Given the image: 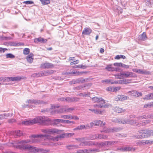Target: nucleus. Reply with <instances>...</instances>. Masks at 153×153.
<instances>
[{"mask_svg":"<svg viewBox=\"0 0 153 153\" xmlns=\"http://www.w3.org/2000/svg\"><path fill=\"white\" fill-rule=\"evenodd\" d=\"M83 73V72H81L79 71H76V72H69V74H74L76 76H78L80 75V74H82Z\"/></svg>","mask_w":153,"mask_h":153,"instance_id":"obj_34","label":"nucleus"},{"mask_svg":"<svg viewBox=\"0 0 153 153\" xmlns=\"http://www.w3.org/2000/svg\"><path fill=\"white\" fill-rule=\"evenodd\" d=\"M116 84H123L128 83V81L126 79H123L122 80L116 81Z\"/></svg>","mask_w":153,"mask_h":153,"instance_id":"obj_31","label":"nucleus"},{"mask_svg":"<svg viewBox=\"0 0 153 153\" xmlns=\"http://www.w3.org/2000/svg\"><path fill=\"white\" fill-rule=\"evenodd\" d=\"M61 117L64 119H70L71 117L70 115H63Z\"/></svg>","mask_w":153,"mask_h":153,"instance_id":"obj_48","label":"nucleus"},{"mask_svg":"<svg viewBox=\"0 0 153 153\" xmlns=\"http://www.w3.org/2000/svg\"><path fill=\"white\" fill-rule=\"evenodd\" d=\"M123 63H115L114 64V65L115 66L117 67H121Z\"/></svg>","mask_w":153,"mask_h":153,"instance_id":"obj_56","label":"nucleus"},{"mask_svg":"<svg viewBox=\"0 0 153 153\" xmlns=\"http://www.w3.org/2000/svg\"><path fill=\"white\" fill-rule=\"evenodd\" d=\"M79 145L81 146H91V141H84L81 143Z\"/></svg>","mask_w":153,"mask_h":153,"instance_id":"obj_22","label":"nucleus"},{"mask_svg":"<svg viewBox=\"0 0 153 153\" xmlns=\"http://www.w3.org/2000/svg\"><path fill=\"white\" fill-rule=\"evenodd\" d=\"M143 143H145V144H148L149 143H152V142L150 140H146L143 141L142 142Z\"/></svg>","mask_w":153,"mask_h":153,"instance_id":"obj_61","label":"nucleus"},{"mask_svg":"<svg viewBox=\"0 0 153 153\" xmlns=\"http://www.w3.org/2000/svg\"><path fill=\"white\" fill-rule=\"evenodd\" d=\"M149 117V116L148 115L146 116V115H144L141 116L137 117H136V118L138 120L140 119H146L147 118H148Z\"/></svg>","mask_w":153,"mask_h":153,"instance_id":"obj_39","label":"nucleus"},{"mask_svg":"<svg viewBox=\"0 0 153 153\" xmlns=\"http://www.w3.org/2000/svg\"><path fill=\"white\" fill-rule=\"evenodd\" d=\"M103 126L105 125L104 123H102V121L101 120L95 121L90 123V125L91 127H92L93 126Z\"/></svg>","mask_w":153,"mask_h":153,"instance_id":"obj_10","label":"nucleus"},{"mask_svg":"<svg viewBox=\"0 0 153 153\" xmlns=\"http://www.w3.org/2000/svg\"><path fill=\"white\" fill-rule=\"evenodd\" d=\"M89 110L91 111L92 112H93L94 113L96 114H102V111H101L100 110H99L97 109H89Z\"/></svg>","mask_w":153,"mask_h":153,"instance_id":"obj_29","label":"nucleus"},{"mask_svg":"<svg viewBox=\"0 0 153 153\" xmlns=\"http://www.w3.org/2000/svg\"><path fill=\"white\" fill-rule=\"evenodd\" d=\"M145 1L146 5L149 7H152L153 5L152 0H145Z\"/></svg>","mask_w":153,"mask_h":153,"instance_id":"obj_26","label":"nucleus"},{"mask_svg":"<svg viewBox=\"0 0 153 153\" xmlns=\"http://www.w3.org/2000/svg\"><path fill=\"white\" fill-rule=\"evenodd\" d=\"M120 123L125 124L126 123L131 125H133L135 124L136 123V120H129L128 118H122L120 119Z\"/></svg>","mask_w":153,"mask_h":153,"instance_id":"obj_5","label":"nucleus"},{"mask_svg":"<svg viewBox=\"0 0 153 153\" xmlns=\"http://www.w3.org/2000/svg\"><path fill=\"white\" fill-rule=\"evenodd\" d=\"M153 106V104L152 103H148V104H145L144 106V108H147L148 107L150 108L152 106Z\"/></svg>","mask_w":153,"mask_h":153,"instance_id":"obj_47","label":"nucleus"},{"mask_svg":"<svg viewBox=\"0 0 153 153\" xmlns=\"http://www.w3.org/2000/svg\"><path fill=\"white\" fill-rule=\"evenodd\" d=\"M23 3L25 4H34V2L31 1H24Z\"/></svg>","mask_w":153,"mask_h":153,"instance_id":"obj_51","label":"nucleus"},{"mask_svg":"<svg viewBox=\"0 0 153 153\" xmlns=\"http://www.w3.org/2000/svg\"><path fill=\"white\" fill-rule=\"evenodd\" d=\"M1 115L2 117V119H6L7 117H11L13 115V114L12 113H5L3 114H1Z\"/></svg>","mask_w":153,"mask_h":153,"instance_id":"obj_27","label":"nucleus"},{"mask_svg":"<svg viewBox=\"0 0 153 153\" xmlns=\"http://www.w3.org/2000/svg\"><path fill=\"white\" fill-rule=\"evenodd\" d=\"M33 122L32 121V120H29L28 121L26 120V121H22V124L23 125H28L30 124H33Z\"/></svg>","mask_w":153,"mask_h":153,"instance_id":"obj_28","label":"nucleus"},{"mask_svg":"<svg viewBox=\"0 0 153 153\" xmlns=\"http://www.w3.org/2000/svg\"><path fill=\"white\" fill-rule=\"evenodd\" d=\"M92 100L94 102H102V103H105V100L102 98L94 97L92 98Z\"/></svg>","mask_w":153,"mask_h":153,"instance_id":"obj_11","label":"nucleus"},{"mask_svg":"<svg viewBox=\"0 0 153 153\" xmlns=\"http://www.w3.org/2000/svg\"><path fill=\"white\" fill-rule=\"evenodd\" d=\"M133 148L130 147H125L124 148H122L120 149V150L123 152H127L131 151L132 150Z\"/></svg>","mask_w":153,"mask_h":153,"instance_id":"obj_23","label":"nucleus"},{"mask_svg":"<svg viewBox=\"0 0 153 153\" xmlns=\"http://www.w3.org/2000/svg\"><path fill=\"white\" fill-rule=\"evenodd\" d=\"M147 39L146 34L143 32L141 35H139L138 37V40L139 41H145Z\"/></svg>","mask_w":153,"mask_h":153,"instance_id":"obj_17","label":"nucleus"},{"mask_svg":"<svg viewBox=\"0 0 153 153\" xmlns=\"http://www.w3.org/2000/svg\"><path fill=\"white\" fill-rule=\"evenodd\" d=\"M43 5H46L50 3V0H39Z\"/></svg>","mask_w":153,"mask_h":153,"instance_id":"obj_35","label":"nucleus"},{"mask_svg":"<svg viewBox=\"0 0 153 153\" xmlns=\"http://www.w3.org/2000/svg\"><path fill=\"white\" fill-rule=\"evenodd\" d=\"M50 121V119L49 118L43 116L38 117L32 120V121L33 122V124L39 123V124L45 125H47L46 122H48L51 123Z\"/></svg>","mask_w":153,"mask_h":153,"instance_id":"obj_2","label":"nucleus"},{"mask_svg":"<svg viewBox=\"0 0 153 153\" xmlns=\"http://www.w3.org/2000/svg\"><path fill=\"white\" fill-rule=\"evenodd\" d=\"M85 128L84 125H81L78 126L77 127L74 129V130H81Z\"/></svg>","mask_w":153,"mask_h":153,"instance_id":"obj_36","label":"nucleus"},{"mask_svg":"<svg viewBox=\"0 0 153 153\" xmlns=\"http://www.w3.org/2000/svg\"><path fill=\"white\" fill-rule=\"evenodd\" d=\"M122 130V128L119 127H114L113 128V132L119 131Z\"/></svg>","mask_w":153,"mask_h":153,"instance_id":"obj_45","label":"nucleus"},{"mask_svg":"<svg viewBox=\"0 0 153 153\" xmlns=\"http://www.w3.org/2000/svg\"><path fill=\"white\" fill-rule=\"evenodd\" d=\"M7 49L6 48H0V53H4L6 50H7Z\"/></svg>","mask_w":153,"mask_h":153,"instance_id":"obj_57","label":"nucleus"},{"mask_svg":"<svg viewBox=\"0 0 153 153\" xmlns=\"http://www.w3.org/2000/svg\"><path fill=\"white\" fill-rule=\"evenodd\" d=\"M48 135L46 134H37L32 135L30 137L33 138L32 140H22L21 142L23 145L21 146H18L17 148L21 149H26L28 150L31 153H37L39 151L41 152L42 149H39L38 148L34 147L29 145H25V143H37L39 141V140L38 138H42L43 137H48Z\"/></svg>","mask_w":153,"mask_h":153,"instance_id":"obj_1","label":"nucleus"},{"mask_svg":"<svg viewBox=\"0 0 153 153\" xmlns=\"http://www.w3.org/2000/svg\"><path fill=\"white\" fill-rule=\"evenodd\" d=\"M139 132V133L141 134L136 135L134 136V137L136 138H146L149 137L150 136L151 130H140Z\"/></svg>","mask_w":153,"mask_h":153,"instance_id":"obj_3","label":"nucleus"},{"mask_svg":"<svg viewBox=\"0 0 153 153\" xmlns=\"http://www.w3.org/2000/svg\"><path fill=\"white\" fill-rule=\"evenodd\" d=\"M121 95H119L117 96L115 98V100L116 101H121Z\"/></svg>","mask_w":153,"mask_h":153,"instance_id":"obj_46","label":"nucleus"},{"mask_svg":"<svg viewBox=\"0 0 153 153\" xmlns=\"http://www.w3.org/2000/svg\"><path fill=\"white\" fill-rule=\"evenodd\" d=\"M53 67V64L46 62L45 63L41 64L40 65V68L42 69H46L51 68Z\"/></svg>","mask_w":153,"mask_h":153,"instance_id":"obj_7","label":"nucleus"},{"mask_svg":"<svg viewBox=\"0 0 153 153\" xmlns=\"http://www.w3.org/2000/svg\"><path fill=\"white\" fill-rule=\"evenodd\" d=\"M113 121L114 122L117 123H120V119H118L117 118L113 120Z\"/></svg>","mask_w":153,"mask_h":153,"instance_id":"obj_58","label":"nucleus"},{"mask_svg":"<svg viewBox=\"0 0 153 153\" xmlns=\"http://www.w3.org/2000/svg\"><path fill=\"white\" fill-rule=\"evenodd\" d=\"M128 98V97L125 95H121V101H123L127 100Z\"/></svg>","mask_w":153,"mask_h":153,"instance_id":"obj_52","label":"nucleus"},{"mask_svg":"<svg viewBox=\"0 0 153 153\" xmlns=\"http://www.w3.org/2000/svg\"><path fill=\"white\" fill-rule=\"evenodd\" d=\"M27 103H28L29 104H34L36 105H40L42 104H45L46 102H44L42 101L38 100H29L26 101Z\"/></svg>","mask_w":153,"mask_h":153,"instance_id":"obj_6","label":"nucleus"},{"mask_svg":"<svg viewBox=\"0 0 153 153\" xmlns=\"http://www.w3.org/2000/svg\"><path fill=\"white\" fill-rule=\"evenodd\" d=\"M92 30L90 28H85L82 31V34L83 35H89L92 32Z\"/></svg>","mask_w":153,"mask_h":153,"instance_id":"obj_16","label":"nucleus"},{"mask_svg":"<svg viewBox=\"0 0 153 153\" xmlns=\"http://www.w3.org/2000/svg\"><path fill=\"white\" fill-rule=\"evenodd\" d=\"M114 110L116 112L118 113H120L122 112H124L125 111V109H123L121 108L117 107H116L114 108Z\"/></svg>","mask_w":153,"mask_h":153,"instance_id":"obj_21","label":"nucleus"},{"mask_svg":"<svg viewBox=\"0 0 153 153\" xmlns=\"http://www.w3.org/2000/svg\"><path fill=\"white\" fill-rule=\"evenodd\" d=\"M48 134H53L56 133L59 134L61 131H62L63 130H59L54 128H48Z\"/></svg>","mask_w":153,"mask_h":153,"instance_id":"obj_9","label":"nucleus"},{"mask_svg":"<svg viewBox=\"0 0 153 153\" xmlns=\"http://www.w3.org/2000/svg\"><path fill=\"white\" fill-rule=\"evenodd\" d=\"M120 88V87H117L114 88L113 90V91L116 92L117 91H119Z\"/></svg>","mask_w":153,"mask_h":153,"instance_id":"obj_64","label":"nucleus"},{"mask_svg":"<svg viewBox=\"0 0 153 153\" xmlns=\"http://www.w3.org/2000/svg\"><path fill=\"white\" fill-rule=\"evenodd\" d=\"M98 146L99 148H101L102 147L105 146L104 141L103 142H101L98 143Z\"/></svg>","mask_w":153,"mask_h":153,"instance_id":"obj_50","label":"nucleus"},{"mask_svg":"<svg viewBox=\"0 0 153 153\" xmlns=\"http://www.w3.org/2000/svg\"><path fill=\"white\" fill-rule=\"evenodd\" d=\"M137 73L142 74H149V71H147L145 70L139 69L138 70Z\"/></svg>","mask_w":153,"mask_h":153,"instance_id":"obj_25","label":"nucleus"},{"mask_svg":"<svg viewBox=\"0 0 153 153\" xmlns=\"http://www.w3.org/2000/svg\"><path fill=\"white\" fill-rule=\"evenodd\" d=\"M48 128L47 129H42L41 131L44 133H47L48 134Z\"/></svg>","mask_w":153,"mask_h":153,"instance_id":"obj_60","label":"nucleus"},{"mask_svg":"<svg viewBox=\"0 0 153 153\" xmlns=\"http://www.w3.org/2000/svg\"><path fill=\"white\" fill-rule=\"evenodd\" d=\"M1 39L2 40H9L10 38L7 37H5L4 36H2L1 37Z\"/></svg>","mask_w":153,"mask_h":153,"instance_id":"obj_55","label":"nucleus"},{"mask_svg":"<svg viewBox=\"0 0 153 153\" xmlns=\"http://www.w3.org/2000/svg\"><path fill=\"white\" fill-rule=\"evenodd\" d=\"M72 68H82V69H85L87 68V66L86 65H74L72 66Z\"/></svg>","mask_w":153,"mask_h":153,"instance_id":"obj_33","label":"nucleus"},{"mask_svg":"<svg viewBox=\"0 0 153 153\" xmlns=\"http://www.w3.org/2000/svg\"><path fill=\"white\" fill-rule=\"evenodd\" d=\"M76 83H76V80H75V79L72 80V81H71L69 82V84L70 85H72V84H76Z\"/></svg>","mask_w":153,"mask_h":153,"instance_id":"obj_59","label":"nucleus"},{"mask_svg":"<svg viewBox=\"0 0 153 153\" xmlns=\"http://www.w3.org/2000/svg\"><path fill=\"white\" fill-rule=\"evenodd\" d=\"M134 74L129 71H124L122 72V75L125 76V77H134Z\"/></svg>","mask_w":153,"mask_h":153,"instance_id":"obj_12","label":"nucleus"},{"mask_svg":"<svg viewBox=\"0 0 153 153\" xmlns=\"http://www.w3.org/2000/svg\"><path fill=\"white\" fill-rule=\"evenodd\" d=\"M153 97H152V94H150L146 95L144 99L146 100H148L151 99Z\"/></svg>","mask_w":153,"mask_h":153,"instance_id":"obj_44","label":"nucleus"},{"mask_svg":"<svg viewBox=\"0 0 153 153\" xmlns=\"http://www.w3.org/2000/svg\"><path fill=\"white\" fill-rule=\"evenodd\" d=\"M34 42L36 43H38L39 42L42 43H45L47 42V40L46 39H44L42 38H36L34 40Z\"/></svg>","mask_w":153,"mask_h":153,"instance_id":"obj_19","label":"nucleus"},{"mask_svg":"<svg viewBox=\"0 0 153 153\" xmlns=\"http://www.w3.org/2000/svg\"><path fill=\"white\" fill-rule=\"evenodd\" d=\"M105 146H109L110 145V141H104Z\"/></svg>","mask_w":153,"mask_h":153,"instance_id":"obj_62","label":"nucleus"},{"mask_svg":"<svg viewBox=\"0 0 153 153\" xmlns=\"http://www.w3.org/2000/svg\"><path fill=\"white\" fill-rule=\"evenodd\" d=\"M97 138H99L100 139H103L105 140H106L108 139V137L106 135H105L102 134H98V136H95L94 137H92L91 140H93L94 139H96Z\"/></svg>","mask_w":153,"mask_h":153,"instance_id":"obj_14","label":"nucleus"},{"mask_svg":"<svg viewBox=\"0 0 153 153\" xmlns=\"http://www.w3.org/2000/svg\"><path fill=\"white\" fill-rule=\"evenodd\" d=\"M116 135L119 137H126L127 136V134H122L119 133H117L116 134Z\"/></svg>","mask_w":153,"mask_h":153,"instance_id":"obj_42","label":"nucleus"},{"mask_svg":"<svg viewBox=\"0 0 153 153\" xmlns=\"http://www.w3.org/2000/svg\"><path fill=\"white\" fill-rule=\"evenodd\" d=\"M77 83H82L85 81V79L82 78H79L76 79Z\"/></svg>","mask_w":153,"mask_h":153,"instance_id":"obj_32","label":"nucleus"},{"mask_svg":"<svg viewBox=\"0 0 153 153\" xmlns=\"http://www.w3.org/2000/svg\"><path fill=\"white\" fill-rule=\"evenodd\" d=\"M100 104H95L93 105V106L94 107L96 108V107H98L99 108H102L103 106V104H105V103H102V102H100Z\"/></svg>","mask_w":153,"mask_h":153,"instance_id":"obj_41","label":"nucleus"},{"mask_svg":"<svg viewBox=\"0 0 153 153\" xmlns=\"http://www.w3.org/2000/svg\"><path fill=\"white\" fill-rule=\"evenodd\" d=\"M105 69L108 71H117V68L112 66V64H109L106 66Z\"/></svg>","mask_w":153,"mask_h":153,"instance_id":"obj_15","label":"nucleus"},{"mask_svg":"<svg viewBox=\"0 0 153 153\" xmlns=\"http://www.w3.org/2000/svg\"><path fill=\"white\" fill-rule=\"evenodd\" d=\"M86 86L85 85L84 86H83L82 85H79L78 86L74 88V89H76L77 90H84V88Z\"/></svg>","mask_w":153,"mask_h":153,"instance_id":"obj_38","label":"nucleus"},{"mask_svg":"<svg viewBox=\"0 0 153 153\" xmlns=\"http://www.w3.org/2000/svg\"><path fill=\"white\" fill-rule=\"evenodd\" d=\"M91 146L92 145L97 146L98 145V142L96 141H91Z\"/></svg>","mask_w":153,"mask_h":153,"instance_id":"obj_63","label":"nucleus"},{"mask_svg":"<svg viewBox=\"0 0 153 153\" xmlns=\"http://www.w3.org/2000/svg\"><path fill=\"white\" fill-rule=\"evenodd\" d=\"M79 99L76 97H67L65 98V101L68 102L77 101Z\"/></svg>","mask_w":153,"mask_h":153,"instance_id":"obj_13","label":"nucleus"},{"mask_svg":"<svg viewBox=\"0 0 153 153\" xmlns=\"http://www.w3.org/2000/svg\"><path fill=\"white\" fill-rule=\"evenodd\" d=\"M105 133H109L110 132H113V128H107L106 129Z\"/></svg>","mask_w":153,"mask_h":153,"instance_id":"obj_49","label":"nucleus"},{"mask_svg":"<svg viewBox=\"0 0 153 153\" xmlns=\"http://www.w3.org/2000/svg\"><path fill=\"white\" fill-rule=\"evenodd\" d=\"M58 137H59V138H64L65 137H67V134L64 133L58 135Z\"/></svg>","mask_w":153,"mask_h":153,"instance_id":"obj_53","label":"nucleus"},{"mask_svg":"<svg viewBox=\"0 0 153 153\" xmlns=\"http://www.w3.org/2000/svg\"><path fill=\"white\" fill-rule=\"evenodd\" d=\"M15 137H17L22 135V133L20 130L17 131L13 132V134Z\"/></svg>","mask_w":153,"mask_h":153,"instance_id":"obj_24","label":"nucleus"},{"mask_svg":"<svg viewBox=\"0 0 153 153\" xmlns=\"http://www.w3.org/2000/svg\"><path fill=\"white\" fill-rule=\"evenodd\" d=\"M22 78L19 76L16 77H0V82L19 81Z\"/></svg>","mask_w":153,"mask_h":153,"instance_id":"obj_4","label":"nucleus"},{"mask_svg":"<svg viewBox=\"0 0 153 153\" xmlns=\"http://www.w3.org/2000/svg\"><path fill=\"white\" fill-rule=\"evenodd\" d=\"M62 119H54L53 120V121L54 122L53 125H55L57 123H62Z\"/></svg>","mask_w":153,"mask_h":153,"instance_id":"obj_37","label":"nucleus"},{"mask_svg":"<svg viewBox=\"0 0 153 153\" xmlns=\"http://www.w3.org/2000/svg\"><path fill=\"white\" fill-rule=\"evenodd\" d=\"M33 56L32 53H30L27 57V60L28 62L31 63L33 60Z\"/></svg>","mask_w":153,"mask_h":153,"instance_id":"obj_20","label":"nucleus"},{"mask_svg":"<svg viewBox=\"0 0 153 153\" xmlns=\"http://www.w3.org/2000/svg\"><path fill=\"white\" fill-rule=\"evenodd\" d=\"M6 56L7 58H10L12 59L14 58L15 57L14 55L10 53L6 54Z\"/></svg>","mask_w":153,"mask_h":153,"instance_id":"obj_43","label":"nucleus"},{"mask_svg":"<svg viewBox=\"0 0 153 153\" xmlns=\"http://www.w3.org/2000/svg\"><path fill=\"white\" fill-rule=\"evenodd\" d=\"M122 73L120 74H118L116 75V77L117 78L121 79L123 75L121 74Z\"/></svg>","mask_w":153,"mask_h":153,"instance_id":"obj_54","label":"nucleus"},{"mask_svg":"<svg viewBox=\"0 0 153 153\" xmlns=\"http://www.w3.org/2000/svg\"><path fill=\"white\" fill-rule=\"evenodd\" d=\"M102 82L105 84L111 83V84H116V81H114L111 79H106L103 80Z\"/></svg>","mask_w":153,"mask_h":153,"instance_id":"obj_18","label":"nucleus"},{"mask_svg":"<svg viewBox=\"0 0 153 153\" xmlns=\"http://www.w3.org/2000/svg\"><path fill=\"white\" fill-rule=\"evenodd\" d=\"M74 109V108H68L67 109L62 108L60 109L59 110H55L53 111L54 112V113L56 114L58 113H62L64 111L70 112Z\"/></svg>","mask_w":153,"mask_h":153,"instance_id":"obj_8","label":"nucleus"},{"mask_svg":"<svg viewBox=\"0 0 153 153\" xmlns=\"http://www.w3.org/2000/svg\"><path fill=\"white\" fill-rule=\"evenodd\" d=\"M30 50L28 48H25L23 50V53L25 55H27L30 53Z\"/></svg>","mask_w":153,"mask_h":153,"instance_id":"obj_40","label":"nucleus"},{"mask_svg":"<svg viewBox=\"0 0 153 153\" xmlns=\"http://www.w3.org/2000/svg\"><path fill=\"white\" fill-rule=\"evenodd\" d=\"M90 153H96L100 152L99 149H90Z\"/></svg>","mask_w":153,"mask_h":153,"instance_id":"obj_30","label":"nucleus"}]
</instances>
